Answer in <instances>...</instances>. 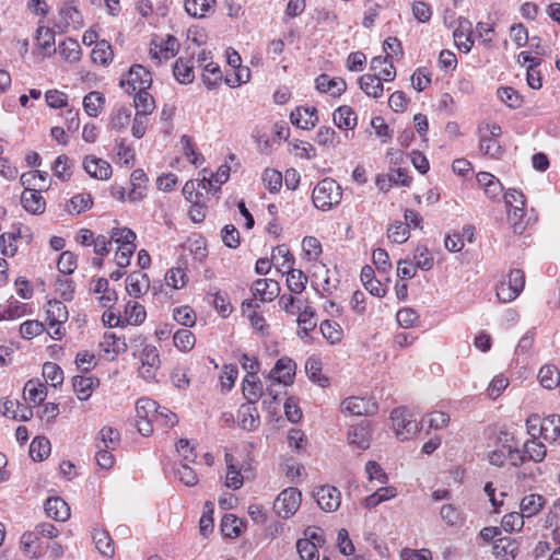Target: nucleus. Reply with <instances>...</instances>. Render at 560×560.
Here are the masks:
<instances>
[{"mask_svg": "<svg viewBox=\"0 0 560 560\" xmlns=\"http://www.w3.org/2000/svg\"><path fill=\"white\" fill-rule=\"evenodd\" d=\"M135 95V107L137 109L136 114H141L144 116H148L151 114L154 109V98L153 96L148 92V90H141L136 91Z\"/></svg>", "mask_w": 560, "mask_h": 560, "instance_id": "nucleus-38", "label": "nucleus"}, {"mask_svg": "<svg viewBox=\"0 0 560 560\" xmlns=\"http://www.w3.org/2000/svg\"><path fill=\"white\" fill-rule=\"evenodd\" d=\"M178 48L179 43L176 37L172 35H167L166 38L155 36L151 40L150 54L158 63H161L163 60L174 57Z\"/></svg>", "mask_w": 560, "mask_h": 560, "instance_id": "nucleus-7", "label": "nucleus"}, {"mask_svg": "<svg viewBox=\"0 0 560 560\" xmlns=\"http://www.w3.org/2000/svg\"><path fill=\"white\" fill-rule=\"evenodd\" d=\"M319 508L326 512H334L340 506L341 493L332 486H322L315 492Z\"/></svg>", "mask_w": 560, "mask_h": 560, "instance_id": "nucleus-9", "label": "nucleus"}, {"mask_svg": "<svg viewBox=\"0 0 560 560\" xmlns=\"http://www.w3.org/2000/svg\"><path fill=\"white\" fill-rule=\"evenodd\" d=\"M46 319L48 320L49 327H55V325L63 324L68 319V310L66 305L57 300L49 301L47 303L46 310Z\"/></svg>", "mask_w": 560, "mask_h": 560, "instance_id": "nucleus-28", "label": "nucleus"}, {"mask_svg": "<svg viewBox=\"0 0 560 560\" xmlns=\"http://www.w3.org/2000/svg\"><path fill=\"white\" fill-rule=\"evenodd\" d=\"M215 3V0H185L186 12L195 18H202Z\"/></svg>", "mask_w": 560, "mask_h": 560, "instance_id": "nucleus-48", "label": "nucleus"}, {"mask_svg": "<svg viewBox=\"0 0 560 560\" xmlns=\"http://www.w3.org/2000/svg\"><path fill=\"white\" fill-rule=\"evenodd\" d=\"M47 396V388L44 384L30 380L24 386V399L36 402L37 399L42 402Z\"/></svg>", "mask_w": 560, "mask_h": 560, "instance_id": "nucleus-40", "label": "nucleus"}, {"mask_svg": "<svg viewBox=\"0 0 560 560\" xmlns=\"http://www.w3.org/2000/svg\"><path fill=\"white\" fill-rule=\"evenodd\" d=\"M271 260L282 268H291L294 264V257L285 245L272 248Z\"/></svg>", "mask_w": 560, "mask_h": 560, "instance_id": "nucleus-46", "label": "nucleus"}, {"mask_svg": "<svg viewBox=\"0 0 560 560\" xmlns=\"http://www.w3.org/2000/svg\"><path fill=\"white\" fill-rule=\"evenodd\" d=\"M410 177L404 168H397L390 174H382L376 177L375 184L377 188L384 192L388 191L393 185L409 186Z\"/></svg>", "mask_w": 560, "mask_h": 560, "instance_id": "nucleus-12", "label": "nucleus"}, {"mask_svg": "<svg viewBox=\"0 0 560 560\" xmlns=\"http://www.w3.org/2000/svg\"><path fill=\"white\" fill-rule=\"evenodd\" d=\"M27 312V304L16 300L9 301L7 306H0V320H12L24 316Z\"/></svg>", "mask_w": 560, "mask_h": 560, "instance_id": "nucleus-34", "label": "nucleus"}, {"mask_svg": "<svg viewBox=\"0 0 560 560\" xmlns=\"http://www.w3.org/2000/svg\"><path fill=\"white\" fill-rule=\"evenodd\" d=\"M262 180L270 192H277L282 186V174L273 168H267L262 174Z\"/></svg>", "mask_w": 560, "mask_h": 560, "instance_id": "nucleus-63", "label": "nucleus"}, {"mask_svg": "<svg viewBox=\"0 0 560 560\" xmlns=\"http://www.w3.org/2000/svg\"><path fill=\"white\" fill-rule=\"evenodd\" d=\"M110 237L120 246L129 247L135 246L136 233L128 228H115L112 230Z\"/></svg>", "mask_w": 560, "mask_h": 560, "instance_id": "nucleus-59", "label": "nucleus"}, {"mask_svg": "<svg viewBox=\"0 0 560 560\" xmlns=\"http://www.w3.org/2000/svg\"><path fill=\"white\" fill-rule=\"evenodd\" d=\"M93 205V199L90 194H78L73 196L68 205V212L80 214L90 209Z\"/></svg>", "mask_w": 560, "mask_h": 560, "instance_id": "nucleus-50", "label": "nucleus"}, {"mask_svg": "<svg viewBox=\"0 0 560 560\" xmlns=\"http://www.w3.org/2000/svg\"><path fill=\"white\" fill-rule=\"evenodd\" d=\"M360 89L368 95L378 98L383 95L384 86L376 74L366 73L359 78Z\"/></svg>", "mask_w": 560, "mask_h": 560, "instance_id": "nucleus-25", "label": "nucleus"}, {"mask_svg": "<svg viewBox=\"0 0 560 560\" xmlns=\"http://www.w3.org/2000/svg\"><path fill=\"white\" fill-rule=\"evenodd\" d=\"M538 378L547 389H553L560 385V373L553 365H545L538 372Z\"/></svg>", "mask_w": 560, "mask_h": 560, "instance_id": "nucleus-36", "label": "nucleus"}, {"mask_svg": "<svg viewBox=\"0 0 560 560\" xmlns=\"http://www.w3.org/2000/svg\"><path fill=\"white\" fill-rule=\"evenodd\" d=\"M546 500L542 495L530 493L525 495L520 503V510L524 517H533L537 515L544 508Z\"/></svg>", "mask_w": 560, "mask_h": 560, "instance_id": "nucleus-24", "label": "nucleus"}, {"mask_svg": "<svg viewBox=\"0 0 560 560\" xmlns=\"http://www.w3.org/2000/svg\"><path fill=\"white\" fill-rule=\"evenodd\" d=\"M150 288V279L147 273L133 271L126 278V290L130 296L139 298Z\"/></svg>", "mask_w": 560, "mask_h": 560, "instance_id": "nucleus-16", "label": "nucleus"}, {"mask_svg": "<svg viewBox=\"0 0 560 560\" xmlns=\"http://www.w3.org/2000/svg\"><path fill=\"white\" fill-rule=\"evenodd\" d=\"M241 425L243 429L247 431H253L258 428L259 416L257 413L254 415V412H257L255 407H252L250 405H243L241 408Z\"/></svg>", "mask_w": 560, "mask_h": 560, "instance_id": "nucleus-55", "label": "nucleus"}, {"mask_svg": "<svg viewBox=\"0 0 560 560\" xmlns=\"http://www.w3.org/2000/svg\"><path fill=\"white\" fill-rule=\"evenodd\" d=\"M387 236L392 242L402 244L408 241L410 233L402 222H396L387 230Z\"/></svg>", "mask_w": 560, "mask_h": 560, "instance_id": "nucleus-62", "label": "nucleus"}, {"mask_svg": "<svg viewBox=\"0 0 560 560\" xmlns=\"http://www.w3.org/2000/svg\"><path fill=\"white\" fill-rule=\"evenodd\" d=\"M390 419L397 436L401 440H408L419 431L418 422L405 407L394 409Z\"/></svg>", "mask_w": 560, "mask_h": 560, "instance_id": "nucleus-5", "label": "nucleus"}, {"mask_svg": "<svg viewBox=\"0 0 560 560\" xmlns=\"http://www.w3.org/2000/svg\"><path fill=\"white\" fill-rule=\"evenodd\" d=\"M43 377L56 387L63 382V372L60 366L54 362H46L43 365Z\"/></svg>", "mask_w": 560, "mask_h": 560, "instance_id": "nucleus-53", "label": "nucleus"}, {"mask_svg": "<svg viewBox=\"0 0 560 560\" xmlns=\"http://www.w3.org/2000/svg\"><path fill=\"white\" fill-rule=\"evenodd\" d=\"M23 208L33 214H40L45 211L46 202L39 190L35 188H26L21 196Z\"/></svg>", "mask_w": 560, "mask_h": 560, "instance_id": "nucleus-17", "label": "nucleus"}, {"mask_svg": "<svg viewBox=\"0 0 560 560\" xmlns=\"http://www.w3.org/2000/svg\"><path fill=\"white\" fill-rule=\"evenodd\" d=\"M243 394L248 405H254L261 397L262 384L254 373H248L244 378Z\"/></svg>", "mask_w": 560, "mask_h": 560, "instance_id": "nucleus-23", "label": "nucleus"}, {"mask_svg": "<svg viewBox=\"0 0 560 560\" xmlns=\"http://www.w3.org/2000/svg\"><path fill=\"white\" fill-rule=\"evenodd\" d=\"M175 477L187 487H194L198 482V477L189 464H178L174 469Z\"/></svg>", "mask_w": 560, "mask_h": 560, "instance_id": "nucleus-51", "label": "nucleus"}, {"mask_svg": "<svg viewBox=\"0 0 560 560\" xmlns=\"http://www.w3.org/2000/svg\"><path fill=\"white\" fill-rule=\"evenodd\" d=\"M317 544L311 539H299L296 550L302 560H319Z\"/></svg>", "mask_w": 560, "mask_h": 560, "instance_id": "nucleus-45", "label": "nucleus"}, {"mask_svg": "<svg viewBox=\"0 0 560 560\" xmlns=\"http://www.w3.org/2000/svg\"><path fill=\"white\" fill-rule=\"evenodd\" d=\"M173 318L179 325L185 327H192L196 324V313L188 305L174 308Z\"/></svg>", "mask_w": 560, "mask_h": 560, "instance_id": "nucleus-52", "label": "nucleus"}, {"mask_svg": "<svg viewBox=\"0 0 560 560\" xmlns=\"http://www.w3.org/2000/svg\"><path fill=\"white\" fill-rule=\"evenodd\" d=\"M51 445L47 438L36 436L30 445V455L35 460H43L50 454Z\"/></svg>", "mask_w": 560, "mask_h": 560, "instance_id": "nucleus-37", "label": "nucleus"}, {"mask_svg": "<svg viewBox=\"0 0 560 560\" xmlns=\"http://www.w3.org/2000/svg\"><path fill=\"white\" fill-rule=\"evenodd\" d=\"M497 94L501 102L510 108H520L523 104V96L513 88H500Z\"/></svg>", "mask_w": 560, "mask_h": 560, "instance_id": "nucleus-44", "label": "nucleus"}, {"mask_svg": "<svg viewBox=\"0 0 560 560\" xmlns=\"http://www.w3.org/2000/svg\"><path fill=\"white\" fill-rule=\"evenodd\" d=\"M243 522L233 514L223 516L221 522V532L225 537L235 538L242 532Z\"/></svg>", "mask_w": 560, "mask_h": 560, "instance_id": "nucleus-41", "label": "nucleus"}, {"mask_svg": "<svg viewBox=\"0 0 560 560\" xmlns=\"http://www.w3.org/2000/svg\"><path fill=\"white\" fill-rule=\"evenodd\" d=\"M290 118L293 125L305 130L313 128L318 121L315 107H298L291 113Z\"/></svg>", "mask_w": 560, "mask_h": 560, "instance_id": "nucleus-18", "label": "nucleus"}, {"mask_svg": "<svg viewBox=\"0 0 560 560\" xmlns=\"http://www.w3.org/2000/svg\"><path fill=\"white\" fill-rule=\"evenodd\" d=\"M91 58L94 63L107 65L113 60V50L110 45L106 40L96 43V46L92 50Z\"/></svg>", "mask_w": 560, "mask_h": 560, "instance_id": "nucleus-42", "label": "nucleus"}, {"mask_svg": "<svg viewBox=\"0 0 560 560\" xmlns=\"http://www.w3.org/2000/svg\"><path fill=\"white\" fill-rule=\"evenodd\" d=\"M83 167L91 177L97 179H108L112 176L110 164L107 161L93 155L84 159Z\"/></svg>", "mask_w": 560, "mask_h": 560, "instance_id": "nucleus-15", "label": "nucleus"}, {"mask_svg": "<svg viewBox=\"0 0 560 560\" xmlns=\"http://www.w3.org/2000/svg\"><path fill=\"white\" fill-rule=\"evenodd\" d=\"M152 84V75L141 65H133L130 67L128 73L120 80V86L125 89L128 94L136 91L148 90Z\"/></svg>", "mask_w": 560, "mask_h": 560, "instance_id": "nucleus-3", "label": "nucleus"}, {"mask_svg": "<svg viewBox=\"0 0 560 560\" xmlns=\"http://www.w3.org/2000/svg\"><path fill=\"white\" fill-rule=\"evenodd\" d=\"M296 363L289 357L280 358L269 372V378L276 380L283 387L293 384Z\"/></svg>", "mask_w": 560, "mask_h": 560, "instance_id": "nucleus-8", "label": "nucleus"}, {"mask_svg": "<svg viewBox=\"0 0 560 560\" xmlns=\"http://www.w3.org/2000/svg\"><path fill=\"white\" fill-rule=\"evenodd\" d=\"M100 382L93 376L77 375L73 377V389L80 400H86Z\"/></svg>", "mask_w": 560, "mask_h": 560, "instance_id": "nucleus-29", "label": "nucleus"}, {"mask_svg": "<svg viewBox=\"0 0 560 560\" xmlns=\"http://www.w3.org/2000/svg\"><path fill=\"white\" fill-rule=\"evenodd\" d=\"M539 434L550 442L560 439V416L551 415L541 420Z\"/></svg>", "mask_w": 560, "mask_h": 560, "instance_id": "nucleus-27", "label": "nucleus"}, {"mask_svg": "<svg viewBox=\"0 0 560 560\" xmlns=\"http://www.w3.org/2000/svg\"><path fill=\"white\" fill-rule=\"evenodd\" d=\"M175 79L182 84H189L194 81V61L192 58L179 57L173 67Z\"/></svg>", "mask_w": 560, "mask_h": 560, "instance_id": "nucleus-22", "label": "nucleus"}, {"mask_svg": "<svg viewBox=\"0 0 560 560\" xmlns=\"http://www.w3.org/2000/svg\"><path fill=\"white\" fill-rule=\"evenodd\" d=\"M45 512L50 518L58 522H65L70 517V508L67 502L59 497L46 500Z\"/></svg>", "mask_w": 560, "mask_h": 560, "instance_id": "nucleus-21", "label": "nucleus"}, {"mask_svg": "<svg viewBox=\"0 0 560 560\" xmlns=\"http://www.w3.org/2000/svg\"><path fill=\"white\" fill-rule=\"evenodd\" d=\"M61 57L69 62H77L81 58V48L78 40L66 38L58 45Z\"/></svg>", "mask_w": 560, "mask_h": 560, "instance_id": "nucleus-32", "label": "nucleus"}, {"mask_svg": "<svg viewBox=\"0 0 560 560\" xmlns=\"http://www.w3.org/2000/svg\"><path fill=\"white\" fill-rule=\"evenodd\" d=\"M307 277L300 269H294L293 266L288 268L287 272V287L293 294H300L305 290Z\"/></svg>", "mask_w": 560, "mask_h": 560, "instance_id": "nucleus-31", "label": "nucleus"}, {"mask_svg": "<svg viewBox=\"0 0 560 560\" xmlns=\"http://www.w3.org/2000/svg\"><path fill=\"white\" fill-rule=\"evenodd\" d=\"M105 104V97L97 91H92L83 98V108L89 116L96 117Z\"/></svg>", "mask_w": 560, "mask_h": 560, "instance_id": "nucleus-35", "label": "nucleus"}, {"mask_svg": "<svg viewBox=\"0 0 560 560\" xmlns=\"http://www.w3.org/2000/svg\"><path fill=\"white\" fill-rule=\"evenodd\" d=\"M320 331L324 338L332 345L339 342L342 338V329L340 328L339 324L329 319L322 322Z\"/></svg>", "mask_w": 560, "mask_h": 560, "instance_id": "nucleus-54", "label": "nucleus"}, {"mask_svg": "<svg viewBox=\"0 0 560 560\" xmlns=\"http://www.w3.org/2000/svg\"><path fill=\"white\" fill-rule=\"evenodd\" d=\"M93 540L96 549L106 557H112L115 552L114 541L108 532L103 529H95L93 533Z\"/></svg>", "mask_w": 560, "mask_h": 560, "instance_id": "nucleus-33", "label": "nucleus"}, {"mask_svg": "<svg viewBox=\"0 0 560 560\" xmlns=\"http://www.w3.org/2000/svg\"><path fill=\"white\" fill-rule=\"evenodd\" d=\"M250 290L260 302H270L279 294L280 285L273 279H258L253 283Z\"/></svg>", "mask_w": 560, "mask_h": 560, "instance_id": "nucleus-11", "label": "nucleus"}, {"mask_svg": "<svg viewBox=\"0 0 560 560\" xmlns=\"http://www.w3.org/2000/svg\"><path fill=\"white\" fill-rule=\"evenodd\" d=\"M349 443L357 445L360 450H366L370 446V433L365 427H357L349 432Z\"/></svg>", "mask_w": 560, "mask_h": 560, "instance_id": "nucleus-57", "label": "nucleus"}, {"mask_svg": "<svg viewBox=\"0 0 560 560\" xmlns=\"http://www.w3.org/2000/svg\"><path fill=\"white\" fill-rule=\"evenodd\" d=\"M471 23L466 18H459L458 27L454 31L453 36L456 46L464 52L470 51L474 42L470 38Z\"/></svg>", "mask_w": 560, "mask_h": 560, "instance_id": "nucleus-19", "label": "nucleus"}, {"mask_svg": "<svg viewBox=\"0 0 560 560\" xmlns=\"http://www.w3.org/2000/svg\"><path fill=\"white\" fill-rule=\"evenodd\" d=\"M334 122L339 129L351 130L357 125L354 110L347 105L338 107L332 115Z\"/></svg>", "mask_w": 560, "mask_h": 560, "instance_id": "nucleus-26", "label": "nucleus"}, {"mask_svg": "<svg viewBox=\"0 0 560 560\" xmlns=\"http://www.w3.org/2000/svg\"><path fill=\"white\" fill-rule=\"evenodd\" d=\"M342 190L338 183L332 178H324L313 189L312 199L314 206L322 210L328 211L332 207L340 203Z\"/></svg>", "mask_w": 560, "mask_h": 560, "instance_id": "nucleus-1", "label": "nucleus"}, {"mask_svg": "<svg viewBox=\"0 0 560 560\" xmlns=\"http://www.w3.org/2000/svg\"><path fill=\"white\" fill-rule=\"evenodd\" d=\"M396 319L402 328H410L419 320V314L411 307H404L397 312Z\"/></svg>", "mask_w": 560, "mask_h": 560, "instance_id": "nucleus-64", "label": "nucleus"}, {"mask_svg": "<svg viewBox=\"0 0 560 560\" xmlns=\"http://www.w3.org/2000/svg\"><path fill=\"white\" fill-rule=\"evenodd\" d=\"M524 518L521 512H511L503 516L501 526L508 533L521 530L524 526Z\"/></svg>", "mask_w": 560, "mask_h": 560, "instance_id": "nucleus-61", "label": "nucleus"}, {"mask_svg": "<svg viewBox=\"0 0 560 560\" xmlns=\"http://www.w3.org/2000/svg\"><path fill=\"white\" fill-rule=\"evenodd\" d=\"M524 285V272L520 269H513L497 285V296L501 302L509 303L520 295Z\"/></svg>", "mask_w": 560, "mask_h": 560, "instance_id": "nucleus-2", "label": "nucleus"}, {"mask_svg": "<svg viewBox=\"0 0 560 560\" xmlns=\"http://www.w3.org/2000/svg\"><path fill=\"white\" fill-rule=\"evenodd\" d=\"M173 342L178 350L187 352L194 348L196 337L188 329H179L174 334Z\"/></svg>", "mask_w": 560, "mask_h": 560, "instance_id": "nucleus-43", "label": "nucleus"}, {"mask_svg": "<svg viewBox=\"0 0 560 560\" xmlns=\"http://www.w3.org/2000/svg\"><path fill=\"white\" fill-rule=\"evenodd\" d=\"M305 371L308 377L319 386L326 387L329 384L328 378L320 374L322 362L318 359L313 357L308 358L305 363Z\"/></svg>", "mask_w": 560, "mask_h": 560, "instance_id": "nucleus-39", "label": "nucleus"}, {"mask_svg": "<svg viewBox=\"0 0 560 560\" xmlns=\"http://www.w3.org/2000/svg\"><path fill=\"white\" fill-rule=\"evenodd\" d=\"M301 492L296 488L283 490L275 500L273 510L282 518H289L299 509Z\"/></svg>", "mask_w": 560, "mask_h": 560, "instance_id": "nucleus-6", "label": "nucleus"}, {"mask_svg": "<svg viewBox=\"0 0 560 560\" xmlns=\"http://www.w3.org/2000/svg\"><path fill=\"white\" fill-rule=\"evenodd\" d=\"M126 320L135 325L141 324L145 319V311L137 302L129 301L125 308Z\"/></svg>", "mask_w": 560, "mask_h": 560, "instance_id": "nucleus-60", "label": "nucleus"}, {"mask_svg": "<svg viewBox=\"0 0 560 560\" xmlns=\"http://www.w3.org/2000/svg\"><path fill=\"white\" fill-rule=\"evenodd\" d=\"M130 183L132 188L129 191V198L133 201L141 200L144 197L147 190V174L140 168L135 170L131 173Z\"/></svg>", "mask_w": 560, "mask_h": 560, "instance_id": "nucleus-30", "label": "nucleus"}, {"mask_svg": "<svg viewBox=\"0 0 560 560\" xmlns=\"http://www.w3.org/2000/svg\"><path fill=\"white\" fill-rule=\"evenodd\" d=\"M59 16L60 24L57 25L58 27L67 28L72 25L74 28H80L83 26L82 14L71 2L60 8Z\"/></svg>", "mask_w": 560, "mask_h": 560, "instance_id": "nucleus-20", "label": "nucleus"}, {"mask_svg": "<svg viewBox=\"0 0 560 560\" xmlns=\"http://www.w3.org/2000/svg\"><path fill=\"white\" fill-rule=\"evenodd\" d=\"M205 72L202 73L203 83L209 88H215L222 80V72L218 65L208 62L205 65Z\"/></svg>", "mask_w": 560, "mask_h": 560, "instance_id": "nucleus-58", "label": "nucleus"}, {"mask_svg": "<svg viewBox=\"0 0 560 560\" xmlns=\"http://www.w3.org/2000/svg\"><path fill=\"white\" fill-rule=\"evenodd\" d=\"M225 462L228 465L225 486L234 490L240 489L243 486V477L233 465V456L225 454Z\"/></svg>", "mask_w": 560, "mask_h": 560, "instance_id": "nucleus-47", "label": "nucleus"}, {"mask_svg": "<svg viewBox=\"0 0 560 560\" xmlns=\"http://www.w3.org/2000/svg\"><path fill=\"white\" fill-rule=\"evenodd\" d=\"M477 182L488 198L493 201L500 200L503 192V185L494 175L488 172H480L477 174Z\"/></svg>", "mask_w": 560, "mask_h": 560, "instance_id": "nucleus-13", "label": "nucleus"}, {"mask_svg": "<svg viewBox=\"0 0 560 560\" xmlns=\"http://www.w3.org/2000/svg\"><path fill=\"white\" fill-rule=\"evenodd\" d=\"M315 88L320 93H329L336 97L347 90V83L341 78H330L328 74H320L315 80Z\"/></svg>", "mask_w": 560, "mask_h": 560, "instance_id": "nucleus-14", "label": "nucleus"}, {"mask_svg": "<svg viewBox=\"0 0 560 560\" xmlns=\"http://www.w3.org/2000/svg\"><path fill=\"white\" fill-rule=\"evenodd\" d=\"M159 410L156 401L150 398H140L136 404V419L138 431L142 435H150L153 431L151 422Z\"/></svg>", "mask_w": 560, "mask_h": 560, "instance_id": "nucleus-4", "label": "nucleus"}, {"mask_svg": "<svg viewBox=\"0 0 560 560\" xmlns=\"http://www.w3.org/2000/svg\"><path fill=\"white\" fill-rule=\"evenodd\" d=\"M188 281L187 273L182 268H171L165 275V282L173 289H182Z\"/></svg>", "mask_w": 560, "mask_h": 560, "instance_id": "nucleus-56", "label": "nucleus"}, {"mask_svg": "<svg viewBox=\"0 0 560 560\" xmlns=\"http://www.w3.org/2000/svg\"><path fill=\"white\" fill-rule=\"evenodd\" d=\"M341 410L353 416H371L376 412L377 405L370 399L348 397L341 402Z\"/></svg>", "mask_w": 560, "mask_h": 560, "instance_id": "nucleus-10", "label": "nucleus"}, {"mask_svg": "<svg viewBox=\"0 0 560 560\" xmlns=\"http://www.w3.org/2000/svg\"><path fill=\"white\" fill-rule=\"evenodd\" d=\"M500 442L501 446L488 454L489 463L497 467H502L508 462L509 435L504 434L503 439L500 438Z\"/></svg>", "mask_w": 560, "mask_h": 560, "instance_id": "nucleus-49", "label": "nucleus"}]
</instances>
